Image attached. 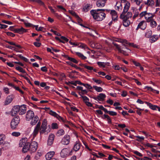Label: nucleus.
Instances as JSON below:
<instances>
[{"mask_svg": "<svg viewBox=\"0 0 160 160\" xmlns=\"http://www.w3.org/2000/svg\"><path fill=\"white\" fill-rule=\"evenodd\" d=\"M99 11H100V9L92 10L90 11L91 13L93 18L98 21H99L100 19V13L98 12Z\"/></svg>", "mask_w": 160, "mask_h": 160, "instance_id": "nucleus-3", "label": "nucleus"}, {"mask_svg": "<svg viewBox=\"0 0 160 160\" xmlns=\"http://www.w3.org/2000/svg\"><path fill=\"white\" fill-rule=\"evenodd\" d=\"M69 12L72 15L75 16V18H78L79 19V20H80L79 17L72 10H69Z\"/></svg>", "mask_w": 160, "mask_h": 160, "instance_id": "nucleus-38", "label": "nucleus"}, {"mask_svg": "<svg viewBox=\"0 0 160 160\" xmlns=\"http://www.w3.org/2000/svg\"><path fill=\"white\" fill-rule=\"evenodd\" d=\"M130 7V3L128 2H127L123 10V11L120 16V18L121 19H128L131 18L132 16V14L131 12H128Z\"/></svg>", "mask_w": 160, "mask_h": 160, "instance_id": "nucleus-1", "label": "nucleus"}, {"mask_svg": "<svg viewBox=\"0 0 160 160\" xmlns=\"http://www.w3.org/2000/svg\"><path fill=\"white\" fill-rule=\"evenodd\" d=\"M19 114L22 115L24 114L26 111V107L25 105H22L21 106L19 105Z\"/></svg>", "mask_w": 160, "mask_h": 160, "instance_id": "nucleus-11", "label": "nucleus"}, {"mask_svg": "<svg viewBox=\"0 0 160 160\" xmlns=\"http://www.w3.org/2000/svg\"><path fill=\"white\" fill-rule=\"evenodd\" d=\"M93 98L97 101V102H99L100 100V94L97 97H94Z\"/></svg>", "mask_w": 160, "mask_h": 160, "instance_id": "nucleus-53", "label": "nucleus"}, {"mask_svg": "<svg viewBox=\"0 0 160 160\" xmlns=\"http://www.w3.org/2000/svg\"><path fill=\"white\" fill-rule=\"evenodd\" d=\"M15 69L19 71L20 72H21L22 73H26V72L25 71V70L24 69H23L22 68H21L20 67L18 66V67H16L15 68Z\"/></svg>", "mask_w": 160, "mask_h": 160, "instance_id": "nucleus-36", "label": "nucleus"}, {"mask_svg": "<svg viewBox=\"0 0 160 160\" xmlns=\"http://www.w3.org/2000/svg\"><path fill=\"white\" fill-rule=\"evenodd\" d=\"M114 46H116L119 52H121L122 51V49H121V48L119 45L116 43H114Z\"/></svg>", "mask_w": 160, "mask_h": 160, "instance_id": "nucleus-57", "label": "nucleus"}, {"mask_svg": "<svg viewBox=\"0 0 160 160\" xmlns=\"http://www.w3.org/2000/svg\"><path fill=\"white\" fill-rule=\"evenodd\" d=\"M88 92L87 90L85 89H82V91L79 93V94L81 95V94H86Z\"/></svg>", "mask_w": 160, "mask_h": 160, "instance_id": "nucleus-55", "label": "nucleus"}, {"mask_svg": "<svg viewBox=\"0 0 160 160\" xmlns=\"http://www.w3.org/2000/svg\"><path fill=\"white\" fill-rule=\"evenodd\" d=\"M46 129L47 128L41 127V128H40V129L39 130V133L40 134L42 135L46 132Z\"/></svg>", "mask_w": 160, "mask_h": 160, "instance_id": "nucleus-35", "label": "nucleus"}, {"mask_svg": "<svg viewBox=\"0 0 160 160\" xmlns=\"http://www.w3.org/2000/svg\"><path fill=\"white\" fill-rule=\"evenodd\" d=\"M4 139V135L3 134L0 135V145L3 143Z\"/></svg>", "mask_w": 160, "mask_h": 160, "instance_id": "nucleus-41", "label": "nucleus"}, {"mask_svg": "<svg viewBox=\"0 0 160 160\" xmlns=\"http://www.w3.org/2000/svg\"><path fill=\"white\" fill-rule=\"evenodd\" d=\"M34 45L36 47H39L40 46L41 43L38 42H35L33 43Z\"/></svg>", "mask_w": 160, "mask_h": 160, "instance_id": "nucleus-64", "label": "nucleus"}, {"mask_svg": "<svg viewBox=\"0 0 160 160\" xmlns=\"http://www.w3.org/2000/svg\"><path fill=\"white\" fill-rule=\"evenodd\" d=\"M150 22V25L152 28L156 27L157 25L156 22L154 20L153 18L150 20L148 22Z\"/></svg>", "mask_w": 160, "mask_h": 160, "instance_id": "nucleus-22", "label": "nucleus"}, {"mask_svg": "<svg viewBox=\"0 0 160 160\" xmlns=\"http://www.w3.org/2000/svg\"><path fill=\"white\" fill-rule=\"evenodd\" d=\"M102 118L104 119H106V120L108 121V122L109 123H112L111 120L109 117V116L107 115L104 114L103 117Z\"/></svg>", "mask_w": 160, "mask_h": 160, "instance_id": "nucleus-26", "label": "nucleus"}, {"mask_svg": "<svg viewBox=\"0 0 160 160\" xmlns=\"http://www.w3.org/2000/svg\"><path fill=\"white\" fill-rule=\"evenodd\" d=\"M106 95L105 94L101 93V101L104 100V98H106Z\"/></svg>", "mask_w": 160, "mask_h": 160, "instance_id": "nucleus-59", "label": "nucleus"}, {"mask_svg": "<svg viewBox=\"0 0 160 160\" xmlns=\"http://www.w3.org/2000/svg\"><path fill=\"white\" fill-rule=\"evenodd\" d=\"M134 154L137 155L139 156V157H142V155L138 151H133L132 152Z\"/></svg>", "mask_w": 160, "mask_h": 160, "instance_id": "nucleus-56", "label": "nucleus"}, {"mask_svg": "<svg viewBox=\"0 0 160 160\" xmlns=\"http://www.w3.org/2000/svg\"><path fill=\"white\" fill-rule=\"evenodd\" d=\"M68 63L69 65H70L72 67H74L77 69H78L79 70L82 71H83L82 69L80 68V67H78L77 65L75 64H73L72 63L70 62H68Z\"/></svg>", "mask_w": 160, "mask_h": 160, "instance_id": "nucleus-29", "label": "nucleus"}, {"mask_svg": "<svg viewBox=\"0 0 160 160\" xmlns=\"http://www.w3.org/2000/svg\"><path fill=\"white\" fill-rule=\"evenodd\" d=\"M101 110H103L105 112L108 113L109 111H108L106 108H104L101 105Z\"/></svg>", "mask_w": 160, "mask_h": 160, "instance_id": "nucleus-62", "label": "nucleus"}, {"mask_svg": "<svg viewBox=\"0 0 160 160\" xmlns=\"http://www.w3.org/2000/svg\"><path fill=\"white\" fill-rule=\"evenodd\" d=\"M147 24L144 21H142L138 24V28L142 30H144L146 28Z\"/></svg>", "mask_w": 160, "mask_h": 160, "instance_id": "nucleus-16", "label": "nucleus"}, {"mask_svg": "<svg viewBox=\"0 0 160 160\" xmlns=\"http://www.w3.org/2000/svg\"><path fill=\"white\" fill-rule=\"evenodd\" d=\"M57 118L60 121L64 123H68L69 124H71V122L67 121L65 118H63L62 117L59 115L57 117Z\"/></svg>", "mask_w": 160, "mask_h": 160, "instance_id": "nucleus-23", "label": "nucleus"}, {"mask_svg": "<svg viewBox=\"0 0 160 160\" xmlns=\"http://www.w3.org/2000/svg\"><path fill=\"white\" fill-rule=\"evenodd\" d=\"M145 102L148 106H149V108L153 110H156V109L157 108L158 106L155 105H153L152 104H151V103Z\"/></svg>", "mask_w": 160, "mask_h": 160, "instance_id": "nucleus-24", "label": "nucleus"}, {"mask_svg": "<svg viewBox=\"0 0 160 160\" xmlns=\"http://www.w3.org/2000/svg\"><path fill=\"white\" fill-rule=\"evenodd\" d=\"M30 122V124L32 126L36 124L39 120V118L37 116H35L32 118Z\"/></svg>", "mask_w": 160, "mask_h": 160, "instance_id": "nucleus-17", "label": "nucleus"}, {"mask_svg": "<svg viewBox=\"0 0 160 160\" xmlns=\"http://www.w3.org/2000/svg\"><path fill=\"white\" fill-rule=\"evenodd\" d=\"M110 14L112 16V20L114 21H117L118 18L117 12L115 10H111Z\"/></svg>", "mask_w": 160, "mask_h": 160, "instance_id": "nucleus-12", "label": "nucleus"}, {"mask_svg": "<svg viewBox=\"0 0 160 160\" xmlns=\"http://www.w3.org/2000/svg\"><path fill=\"white\" fill-rule=\"evenodd\" d=\"M152 34V31L150 30H148L146 32L145 36L146 37L148 38L151 36Z\"/></svg>", "mask_w": 160, "mask_h": 160, "instance_id": "nucleus-34", "label": "nucleus"}, {"mask_svg": "<svg viewBox=\"0 0 160 160\" xmlns=\"http://www.w3.org/2000/svg\"><path fill=\"white\" fill-rule=\"evenodd\" d=\"M108 114L112 116H116L117 115V113L116 112L112 111H109Z\"/></svg>", "mask_w": 160, "mask_h": 160, "instance_id": "nucleus-52", "label": "nucleus"}, {"mask_svg": "<svg viewBox=\"0 0 160 160\" xmlns=\"http://www.w3.org/2000/svg\"><path fill=\"white\" fill-rule=\"evenodd\" d=\"M136 137L138 138V139H136V140L139 142H141L142 140H143L144 138L143 137H141L139 136H137Z\"/></svg>", "mask_w": 160, "mask_h": 160, "instance_id": "nucleus-50", "label": "nucleus"}, {"mask_svg": "<svg viewBox=\"0 0 160 160\" xmlns=\"http://www.w3.org/2000/svg\"><path fill=\"white\" fill-rule=\"evenodd\" d=\"M42 153L41 152H38L35 155L34 158L36 160H38L40 157L42 155Z\"/></svg>", "mask_w": 160, "mask_h": 160, "instance_id": "nucleus-37", "label": "nucleus"}, {"mask_svg": "<svg viewBox=\"0 0 160 160\" xmlns=\"http://www.w3.org/2000/svg\"><path fill=\"white\" fill-rule=\"evenodd\" d=\"M102 9H101V16L102 17V18H101V19H101V21L103 20L106 17V14L104 12H102Z\"/></svg>", "mask_w": 160, "mask_h": 160, "instance_id": "nucleus-49", "label": "nucleus"}, {"mask_svg": "<svg viewBox=\"0 0 160 160\" xmlns=\"http://www.w3.org/2000/svg\"><path fill=\"white\" fill-rule=\"evenodd\" d=\"M47 121L46 119H44L43 121L41 127L47 128Z\"/></svg>", "mask_w": 160, "mask_h": 160, "instance_id": "nucleus-40", "label": "nucleus"}, {"mask_svg": "<svg viewBox=\"0 0 160 160\" xmlns=\"http://www.w3.org/2000/svg\"><path fill=\"white\" fill-rule=\"evenodd\" d=\"M55 154V152L53 151H51L48 152L46 155V158L47 160H51Z\"/></svg>", "mask_w": 160, "mask_h": 160, "instance_id": "nucleus-14", "label": "nucleus"}, {"mask_svg": "<svg viewBox=\"0 0 160 160\" xmlns=\"http://www.w3.org/2000/svg\"><path fill=\"white\" fill-rule=\"evenodd\" d=\"M41 124V122L39 121L35 127L33 132L32 134L33 138L35 137L38 134L40 129Z\"/></svg>", "mask_w": 160, "mask_h": 160, "instance_id": "nucleus-6", "label": "nucleus"}, {"mask_svg": "<svg viewBox=\"0 0 160 160\" xmlns=\"http://www.w3.org/2000/svg\"><path fill=\"white\" fill-rule=\"evenodd\" d=\"M54 138V135L52 134H51L48 138V144L49 146L52 145L53 143Z\"/></svg>", "mask_w": 160, "mask_h": 160, "instance_id": "nucleus-13", "label": "nucleus"}, {"mask_svg": "<svg viewBox=\"0 0 160 160\" xmlns=\"http://www.w3.org/2000/svg\"><path fill=\"white\" fill-rule=\"evenodd\" d=\"M86 88L88 89H91L92 88V87L89 84L86 83L84 84V83L83 85Z\"/></svg>", "mask_w": 160, "mask_h": 160, "instance_id": "nucleus-48", "label": "nucleus"}, {"mask_svg": "<svg viewBox=\"0 0 160 160\" xmlns=\"http://www.w3.org/2000/svg\"><path fill=\"white\" fill-rule=\"evenodd\" d=\"M81 144L79 142H77L74 146L73 149L74 151L76 152L80 148Z\"/></svg>", "mask_w": 160, "mask_h": 160, "instance_id": "nucleus-21", "label": "nucleus"}, {"mask_svg": "<svg viewBox=\"0 0 160 160\" xmlns=\"http://www.w3.org/2000/svg\"><path fill=\"white\" fill-rule=\"evenodd\" d=\"M146 88H147V89L148 90H150V91H152L153 92H155L156 90L153 89L151 87H149L148 86H146L145 87Z\"/></svg>", "mask_w": 160, "mask_h": 160, "instance_id": "nucleus-54", "label": "nucleus"}, {"mask_svg": "<svg viewBox=\"0 0 160 160\" xmlns=\"http://www.w3.org/2000/svg\"><path fill=\"white\" fill-rule=\"evenodd\" d=\"M12 135L14 136L18 137L20 135V133L18 132H13L12 133Z\"/></svg>", "mask_w": 160, "mask_h": 160, "instance_id": "nucleus-47", "label": "nucleus"}, {"mask_svg": "<svg viewBox=\"0 0 160 160\" xmlns=\"http://www.w3.org/2000/svg\"><path fill=\"white\" fill-rule=\"evenodd\" d=\"M14 98V96L13 95H10L8 96L6 98L4 104L5 105H8L10 103Z\"/></svg>", "mask_w": 160, "mask_h": 160, "instance_id": "nucleus-10", "label": "nucleus"}, {"mask_svg": "<svg viewBox=\"0 0 160 160\" xmlns=\"http://www.w3.org/2000/svg\"><path fill=\"white\" fill-rule=\"evenodd\" d=\"M30 143H26L25 145L23 148L22 149V152L24 153L26 152L28 150L30 151Z\"/></svg>", "mask_w": 160, "mask_h": 160, "instance_id": "nucleus-18", "label": "nucleus"}, {"mask_svg": "<svg viewBox=\"0 0 160 160\" xmlns=\"http://www.w3.org/2000/svg\"><path fill=\"white\" fill-rule=\"evenodd\" d=\"M27 139L26 138H22L19 141V147H23L25 144L26 143H28L27 142Z\"/></svg>", "mask_w": 160, "mask_h": 160, "instance_id": "nucleus-19", "label": "nucleus"}, {"mask_svg": "<svg viewBox=\"0 0 160 160\" xmlns=\"http://www.w3.org/2000/svg\"><path fill=\"white\" fill-rule=\"evenodd\" d=\"M76 54L80 58L83 60H85L87 58L86 57L84 56L82 53L79 52H75Z\"/></svg>", "mask_w": 160, "mask_h": 160, "instance_id": "nucleus-27", "label": "nucleus"}, {"mask_svg": "<svg viewBox=\"0 0 160 160\" xmlns=\"http://www.w3.org/2000/svg\"><path fill=\"white\" fill-rule=\"evenodd\" d=\"M35 116L34 113L33 111L28 110L27 111L26 115V120L27 121H30Z\"/></svg>", "mask_w": 160, "mask_h": 160, "instance_id": "nucleus-7", "label": "nucleus"}, {"mask_svg": "<svg viewBox=\"0 0 160 160\" xmlns=\"http://www.w3.org/2000/svg\"><path fill=\"white\" fill-rule=\"evenodd\" d=\"M154 3V1L152 0H148L147 2H145V4L151 6L153 5Z\"/></svg>", "mask_w": 160, "mask_h": 160, "instance_id": "nucleus-31", "label": "nucleus"}, {"mask_svg": "<svg viewBox=\"0 0 160 160\" xmlns=\"http://www.w3.org/2000/svg\"><path fill=\"white\" fill-rule=\"evenodd\" d=\"M52 129H57L58 128V125L56 123H53L52 124Z\"/></svg>", "mask_w": 160, "mask_h": 160, "instance_id": "nucleus-43", "label": "nucleus"}, {"mask_svg": "<svg viewBox=\"0 0 160 160\" xmlns=\"http://www.w3.org/2000/svg\"><path fill=\"white\" fill-rule=\"evenodd\" d=\"M154 16V15L152 13H148L147 12L145 17V19L146 20V21L148 22L149 21L153 19Z\"/></svg>", "mask_w": 160, "mask_h": 160, "instance_id": "nucleus-15", "label": "nucleus"}, {"mask_svg": "<svg viewBox=\"0 0 160 160\" xmlns=\"http://www.w3.org/2000/svg\"><path fill=\"white\" fill-rule=\"evenodd\" d=\"M70 137L69 135H66L63 138L61 142L62 144L67 145L69 144Z\"/></svg>", "mask_w": 160, "mask_h": 160, "instance_id": "nucleus-9", "label": "nucleus"}, {"mask_svg": "<svg viewBox=\"0 0 160 160\" xmlns=\"http://www.w3.org/2000/svg\"><path fill=\"white\" fill-rule=\"evenodd\" d=\"M19 105L14 106L12 109L11 112V114L12 116H15L17 114H19Z\"/></svg>", "mask_w": 160, "mask_h": 160, "instance_id": "nucleus-8", "label": "nucleus"}, {"mask_svg": "<svg viewBox=\"0 0 160 160\" xmlns=\"http://www.w3.org/2000/svg\"><path fill=\"white\" fill-rule=\"evenodd\" d=\"M93 88L98 92H100V87H98L96 86H93Z\"/></svg>", "mask_w": 160, "mask_h": 160, "instance_id": "nucleus-60", "label": "nucleus"}, {"mask_svg": "<svg viewBox=\"0 0 160 160\" xmlns=\"http://www.w3.org/2000/svg\"><path fill=\"white\" fill-rule=\"evenodd\" d=\"M98 152V153L92 152V154L94 156H96V157L98 158H99L100 157V156H98V154L99 155H100V152Z\"/></svg>", "mask_w": 160, "mask_h": 160, "instance_id": "nucleus-44", "label": "nucleus"}, {"mask_svg": "<svg viewBox=\"0 0 160 160\" xmlns=\"http://www.w3.org/2000/svg\"><path fill=\"white\" fill-rule=\"evenodd\" d=\"M82 65L85 68L87 69L88 71H91L93 69V68L92 67L88 66L85 64H82Z\"/></svg>", "mask_w": 160, "mask_h": 160, "instance_id": "nucleus-39", "label": "nucleus"}, {"mask_svg": "<svg viewBox=\"0 0 160 160\" xmlns=\"http://www.w3.org/2000/svg\"><path fill=\"white\" fill-rule=\"evenodd\" d=\"M109 64L108 62H101V67L105 68L106 66H109Z\"/></svg>", "mask_w": 160, "mask_h": 160, "instance_id": "nucleus-42", "label": "nucleus"}, {"mask_svg": "<svg viewBox=\"0 0 160 160\" xmlns=\"http://www.w3.org/2000/svg\"><path fill=\"white\" fill-rule=\"evenodd\" d=\"M91 8V5L90 4H86L83 8V11L86 12H88Z\"/></svg>", "mask_w": 160, "mask_h": 160, "instance_id": "nucleus-33", "label": "nucleus"}, {"mask_svg": "<svg viewBox=\"0 0 160 160\" xmlns=\"http://www.w3.org/2000/svg\"><path fill=\"white\" fill-rule=\"evenodd\" d=\"M158 39V36L156 35H153L151 37L150 40L151 42H154L156 41Z\"/></svg>", "mask_w": 160, "mask_h": 160, "instance_id": "nucleus-32", "label": "nucleus"}, {"mask_svg": "<svg viewBox=\"0 0 160 160\" xmlns=\"http://www.w3.org/2000/svg\"><path fill=\"white\" fill-rule=\"evenodd\" d=\"M7 35L10 36L12 37H14L15 36V34L11 32H7Z\"/></svg>", "mask_w": 160, "mask_h": 160, "instance_id": "nucleus-63", "label": "nucleus"}, {"mask_svg": "<svg viewBox=\"0 0 160 160\" xmlns=\"http://www.w3.org/2000/svg\"><path fill=\"white\" fill-rule=\"evenodd\" d=\"M64 134V130L62 129H60L58 131L57 133V135L59 137L63 135Z\"/></svg>", "mask_w": 160, "mask_h": 160, "instance_id": "nucleus-30", "label": "nucleus"}, {"mask_svg": "<svg viewBox=\"0 0 160 160\" xmlns=\"http://www.w3.org/2000/svg\"><path fill=\"white\" fill-rule=\"evenodd\" d=\"M2 22L3 23L9 24V25H11L12 24V22H11L9 21H6L4 20H2Z\"/></svg>", "mask_w": 160, "mask_h": 160, "instance_id": "nucleus-58", "label": "nucleus"}, {"mask_svg": "<svg viewBox=\"0 0 160 160\" xmlns=\"http://www.w3.org/2000/svg\"><path fill=\"white\" fill-rule=\"evenodd\" d=\"M147 12V11H144L141 12L139 15V17L141 18L144 16L145 18Z\"/></svg>", "mask_w": 160, "mask_h": 160, "instance_id": "nucleus-45", "label": "nucleus"}, {"mask_svg": "<svg viewBox=\"0 0 160 160\" xmlns=\"http://www.w3.org/2000/svg\"><path fill=\"white\" fill-rule=\"evenodd\" d=\"M65 57L68 60L75 63H78V62L75 58L69 57L68 55H65Z\"/></svg>", "mask_w": 160, "mask_h": 160, "instance_id": "nucleus-25", "label": "nucleus"}, {"mask_svg": "<svg viewBox=\"0 0 160 160\" xmlns=\"http://www.w3.org/2000/svg\"><path fill=\"white\" fill-rule=\"evenodd\" d=\"M123 21V25L125 27H128L130 24V22L128 19L124 20L122 19Z\"/></svg>", "mask_w": 160, "mask_h": 160, "instance_id": "nucleus-28", "label": "nucleus"}, {"mask_svg": "<svg viewBox=\"0 0 160 160\" xmlns=\"http://www.w3.org/2000/svg\"><path fill=\"white\" fill-rule=\"evenodd\" d=\"M20 121L19 117L17 116L14 117L11 121V128L14 129L16 128L18 126Z\"/></svg>", "mask_w": 160, "mask_h": 160, "instance_id": "nucleus-2", "label": "nucleus"}, {"mask_svg": "<svg viewBox=\"0 0 160 160\" xmlns=\"http://www.w3.org/2000/svg\"><path fill=\"white\" fill-rule=\"evenodd\" d=\"M81 96L82 98L83 99L84 101L85 102L86 101H87L89 100V99L86 96H81Z\"/></svg>", "mask_w": 160, "mask_h": 160, "instance_id": "nucleus-61", "label": "nucleus"}, {"mask_svg": "<svg viewBox=\"0 0 160 160\" xmlns=\"http://www.w3.org/2000/svg\"><path fill=\"white\" fill-rule=\"evenodd\" d=\"M70 149L68 148H64L62 149L60 153L61 157L63 158L66 157L68 155L69 152L70 153L72 151V150L70 152Z\"/></svg>", "mask_w": 160, "mask_h": 160, "instance_id": "nucleus-5", "label": "nucleus"}, {"mask_svg": "<svg viewBox=\"0 0 160 160\" xmlns=\"http://www.w3.org/2000/svg\"><path fill=\"white\" fill-rule=\"evenodd\" d=\"M30 151L31 153L36 152L37 149L38 143L35 141L32 142L31 143H30Z\"/></svg>", "mask_w": 160, "mask_h": 160, "instance_id": "nucleus-4", "label": "nucleus"}, {"mask_svg": "<svg viewBox=\"0 0 160 160\" xmlns=\"http://www.w3.org/2000/svg\"><path fill=\"white\" fill-rule=\"evenodd\" d=\"M27 31L26 29H25L22 27L20 28H16L15 33H18L20 34H22L23 33L26 32Z\"/></svg>", "mask_w": 160, "mask_h": 160, "instance_id": "nucleus-20", "label": "nucleus"}, {"mask_svg": "<svg viewBox=\"0 0 160 160\" xmlns=\"http://www.w3.org/2000/svg\"><path fill=\"white\" fill-rule=\"evenodd\" d=\"M34 26L35 27L36 30L38 31H42L44 28L42 27H40L39 28H38V25H35Z\"/></svg>", "mask_w": 160, "mask_h": 160, "instance_id": "nucleus-46", "label": "nucleus"}, {"mask_svg": "<svg viewBox=\"0 0 160 160\" xmlns=\"http://www.w3.org/2000/svg\"><path fill=\"white\" fill-rule=\"evenodd\" d=\"M50 114L51 115H52V116H54V117H56V118H57V117H58V114L57 113H56L55 112H52V111H50Z\"/></svg>", "mask_w": 160, "mask_h": 160, "instance_id": "nucleus-51", "label": "nucleus"}]
</instances>
